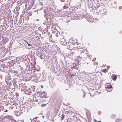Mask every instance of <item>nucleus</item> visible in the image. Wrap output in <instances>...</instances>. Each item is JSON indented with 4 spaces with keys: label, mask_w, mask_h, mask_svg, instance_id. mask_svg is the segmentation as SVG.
I'll return each instance as SVG.
<instances>
[{
    "label": "nucleus",
    "mask_w": 122,
    "mask_h": 122,
    "mask_svg": "<svg viewBox=\"0 0 122 122\" xmlns=\"http://www.w3.org/2000/svg\"><path fill=\"white\" fill-rule=\"evenodd\" d=\"M65 115L63 114H62L61 118V121H62L64 119Z\"/></svg>",
    "instance_id": "obj_7"
},
{
    "label": "nucleus",
    "mask_w": 122,
    "mask_h": 122,
    "mask_svg": "<svg viewBox=\"0 0 122 122\" xmlns=\"http://www.w3.org/2000/svg\"><path fill=\"white\" fill-rule=\"evenodd\" d=\"M107 71V69H104L103 70L101 71L102 72H103L104 73L106 72Z\"/></svg>",
    "instance_id": "obj_8"
},
{
    "label": "nucleus",
    "mask_w": 122,
    "mask_h": 122,
    "mask_svg": "<svg viewBox=\"0 0 122 122\" xmlns=\"http://www.w3.org/2000/svg\"><path fill=\"white\" fill-rule=\"evenodd\" d=\"M27 43L29 46H32L31 45H30V44H29L28 42H27Z\"/></svg>",
    "instance_id": "obj_13"
},
{
    "label": "nucleus",
    "mask_w": 122,
    "mask_h": 122,
    "mask_svg": "<svg viewBox=\"0 0 122 122\" xmlns=\"http://www.w3.org/2000/svg\"><path fill=\"white\" fill-rule=\"evenodd\" d=\"M66 48L71 50H76L78 49V47L76 44H74L72 42H66Z\"/></svg>",
    "instance_id": "obj_1"
},
{
    "label": "nucleus",
    "mask_w": 122,
    "mask_h": 122,
    "mask_svg": "<svg viewBox=\"0 0 122 122\" xmlns=\"http://www.w3.org/2000/svg\"><path fill=\"white\" fill-rule=\"evenodd\" d=\"M51 24H52V26L51 27H53V26L54 25V24L53 23H51Z\"/></svg>",
    "instance_id": "obj_14"
},
{
    "label": "nucleus",
    "mask_w": 122,
    "mask_h": 122,
    "mask_svg": "<svg viewBox=\"0 0 122 122\" xmlns=\"http://www.w3.org/2000/svg\"><path fill=\"white\" fill-rule=\"evenodd\" d=\"M46 105V104L45 105H43V104H42V105H43V106H45Z\"/></svg>",
    "instance_id": "obj_20"
},
{
    "label": "nucleus",
    "mask_w": 122,
    "mask_h": 122,
    "mask_svg": "<svg viewBox=\"0 0 122 122\" xmlns=\"http://www.w3.org/2000/svg\"><path fill=\"white\" fill-rule=\"evenodd\" d=\"M115 116H116L114 114H112L111 115V117L112 118H114L115 117Z\"/></svg>",
    "instance_id": "obj_9"
},
{
    "label": "nucleus",
    "mask_w": 122,
    "mask_h": 122,
    "mask_svg": "<svg viewBox=\"0 0 122 122\" xmlns=\"http://www.w3.org/2000/svg\"><path fill=\"white\" fill-rule=\"evenodd\" d=\"M10 117V116L8 115H7L5 116V117H4L5 118L9 119V118Z\"/></svg>",
    "instance_id": "obj_10"
},
{
    "label": "nucleus",
    "mask_w": 122,
    "mask_h": 122,
    "mask_svg": "<svg viewBox=\"0 0 122 122\" xmlns=\"http://www.w3.org/2000/svg\"><path fill=\"white\" fill-rule=\"evenodd\" d=\"M87 56H89V54H88V53H87Z\"/></svg>",
    "instance_id": "obj_17"
},
{
    "label": "nucleus",
    "mask_w": 122,
    "mask_h": 122,
    "mask_svg": "<svg viewBox=\"0 0 122 122\" xmlns=\"http://www.w3.org/2000/svg\"><path fill=\"white\" fill-rule=\"evenodd\" d=\"M66 40L65 39L63 38H62L61 40L60 41V43L62 45H65L66 44Z\"/></svg>",
    "instance_id": "obj_3"
},
{
    "label": "nucleus",
    "mask_w": 122,
    "mask_h": 122,
    "mask_svg": "<svg viewBox=\"0 0 122 122\" xmlns=\"http://www.w3.org/2000/svg\"><path fill=\"white\" fill-rule=\"evenodd\" d=\"M36 102H37L38 101V100L37 99L36 100Z\"/></svg>",
    "instance_id": "obj_18"
},
{
    "label": "nucleus",
    "mask_w": 122,
    "mask_h": 122,
    "mask_svg": "<svg viewBox=\"0 0 122 122\" xmlns=\"http://www.w3.org/2000/svg\"><path fill=\"white\" fill-rule=\"evenodd\" d=\"M117 76L114 74H113L111 76L112 79L113 80L115 81L116 80L117 78Z\"/></svg>",
    "instance_id": "obj_4"
},
{
    "label": "nucleus",
    "mask_w": 122,
    "mask_h": 122,
    "mask_svg": "<svg viewBox=\"0 0 122 122\" xmlns=\"http://www.w3.org/2000/svg\"><path fill=\"white\" fill-rule=\"evenodd\" d=\"M94 121L95 122H96L97 121V120L95 119L94 120Z\"/></svg>",
    "instance_id": "obj_15"
},
{
    "label": "nucleus",
    "mask_w": 122,
    "mask_h": 122,
    "mask_svg": "<svg viewBox=\"0 0 122 122\" xmlns=\"http://www.w3.org/2000/svg\"><path fill=\"white\" fill-rule=\"evenodd\" d=\"M43 86H41V88H42L43 87Z\"/></svg>",
    "instance_id": "obj_19"
},
{
    "label": "nucleus",
    "mask_w": 122,
    "mask_h": 122,
    "mask_svg": "<svg viewBox=\"0 0 122 122\" xmlns=\"http://www.w3.org/2000/svg\"><path fill=\"white\" fill-rule=\"evenodd\" d=\"M64 112L65 114H68L69 113V112L68 111H66L65 112Z\"/></svg>",
    "instance_id": "obj_11"
},
{
    "label": "nucleus",
    "mask_w": 122,
    "mask_h": 122,
    "mask_svg": "<svg viewBox=\"0 0 122 122\" xmlns=\"http://www.w3.org/2000/svg\"><path fill=\"white\" fill-rule=\"evenodd\" d=\"M7 111H8V110H6L5 111H4V112H7Z\"/></svg>",
    "instance_id": "obj_16"
},
{
    "label": "nucleus",
    "mask_w": 122,
    "mask_h": 122,
    "mask_svg": "<svg viewBox=\"0 0 122 122\" xmlns=\"http://www.w3.org/2000/svg\"><path fill=\"white\" fill-rule=\"evenodd\" d=\"M105 87L106 90L108 92H111L112 89V86L111 85H106Z\"/></svg>",
    "instance_id": "obj_2"
},
{
    "label": "nucleus",
    "mask_w": 122,
    "mask_h": 122,
    "mask_svg": "<svg viewBox=\"0 0 122 122\" xmlns=\"http://www.w3.org/2000/svg\"><path fill=\"white\" fill-rule=\"evenodd\" d=\"M26 86L24 85H22L21 87V90L22 91H24L27 88Z\"/></svg>",
    "instance_id": "obj_5"
},
{
    "label": "nucleus",
    "mask_w": 122,
    "mask_h": 122,
    "mask_svg": "<svg viewBox=\"0 0 122 122\" xmlns=\"http://www.w3.org/2000/svg\"><path fill=\"white\" fill-rule=\"evenodd\" d=\"M97 122H101V121H98Z\"/></svg>",
    "instance_id": "obj_21"
},
{
    "label": "nucleus",
    "mask_w": 122,
    "mask_h": 122,
    "mask_svg": "<svg viewBox=\"0 0 122 122\" xmlns=\"http://www.w3.org/2000/svg\"><path fill=\"white\" fill-rule=\"evenodd\" d=\"M63 8L64 9H67L68 8V7H66L65 6H63Z\"/></svg>",
    "instance_id": "obj_12"
},
{
    "label": "nucleus",
    "mask_w": 122,
    "mask_h": 122,
    "mask_svg": "<svg viewBox=\"0 0 122 122\" xmlns=\"http://www.w3.org/2000/svg\"><path fill=\"white\" fill-rule=\"evenodd\" d=\"M122 119L120 118H117L115 120V122H121Z\"/></svg>",
    "instance_id": "obj_6"
}]
</instances>
